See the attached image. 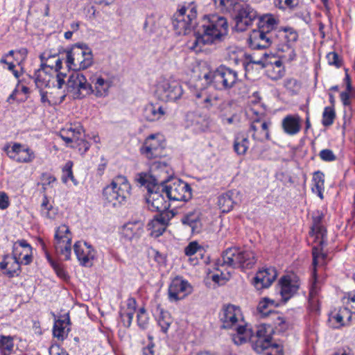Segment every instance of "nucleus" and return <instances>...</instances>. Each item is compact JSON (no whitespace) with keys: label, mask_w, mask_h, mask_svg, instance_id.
<instances>
[{"label":"nucleus","mask_w":355,"mask_h":355,"mask_svg":"<svg viewBox=\"0 0 355 355\" xmlns=\"http://www.w3.org/2000/svg\"><path fill=\"white\" fill-rule=\"evenodd\" d=\"M237 336L234 340L236 344L250 341L253 349L258 353L265 352L266 355H283L282 349L277 344H272L271 337L266 334L264 327H258L255 334L254 330L246 326L240 325L236 328Z\"/></svg>","instance_id":"nucleus-1"},{"label":"nucleus","mask_w":355,"mask_h":355,"mask_svg":"<svg viewBox=\"0 0 355 355\" xmlns=\"http://www.w3.org/2000/svg\"><path fill=\"white\" fill-rule=\"evenodd\" d=\"M227 19L218 15H205L196 32L195 46L218 43L227 33Z\"/></svg>","instance_id":"nucleus-2"},{"label":"nucleus","mask_w":355,"mask_h":355,"mask_svg":"<svg viewBox=\"0 0 355 355\" xmlns=\"http://www.w3.org/2000/svg\"><path fill=\"white\" fill-rule=\"evenodd\" d=\"M136 181L141 186H146L148 190L146 202L151 211L164 212L169 209L171 201L164 198V190L162 189V181L145 173L137 174Z\"/></svg>","instance_id":"nucleus-3"},{"label":"nucleus","mask_w":355,"mask_h":355,"mask_svg":"<svg viewBox=\"0 0 355 355\" xmlns=\"http://www.w3.org/2000/svg\"><path fill=\"white\" fill-rule=\"evenodd\" d=\"M131 187L126 177L117 175L103 191V199L107 206L119 207L126 202L130 196Z\"/></svg>","instance_id":"nucleus-4"},{"label":"nucleus","mask_w":355,"mask_h":355,"mask_svg":"<svg viewBox=\"0 0 355 355\" xmlns=\"http://www.w3.org/2000/svg\"><path fill=\"white\" fill-rule=\"evenodd\" d=\"M197 4L194 1L184 2L174 14L173 26L178 35L189 34L197 25Z\"/></svg>","instance_id":"nucleus-5"},{"label":"nucleus","mask_w":355,"mask_h":355,"mask_svg":"<svg viewBox=\"0 0 355 355\" xmlns=\"http://www.w3.org/2000/svg\"><path fill=\"white\" fill-rule=\"evenodd\" d=\"M204 78L207 84L212 85L218 90L230 89L239 81L237 71L224 65L205 73Z\"/></svg>","instance_id":"nucleus-6"},{"label":"nucleus","mask_w":355,"mask_h":355,"mask_svg":"<svg viewBox=\"0 0 355 355\" xmlns=\"http://www.w3.org/2000/svg\"><path fill=\"white\" fill-rule=\"evenodd\" d=\"M93 62L92 51L86 44H76L67 52V67L73 71L85 69L91 67Z\"/></svg>","instance_id":"nucleus-7"},{"label":"nucleus","mask_w":355,"mask_h":355,"mask_svg":"<svg viewBox=\"0 0 355 355\" xmlns=\"http://www.w3.org/2000/svg\"><path fill=\"white\" fill-rule=\"evenodd\" d=\"M162 181V187L168 201H188L191 198L190 185L179 179L159 180Z\"/></svg>","instance_id":"nucleus-8"},{"label":"nucleus","mask_w":355,"mask_h":355,"mask_svg":"<svg viewBox=\"0 0 355 355\" xmlns=\"http://www.w3.org/2000/svg\"><path fill=\"white\" fill-rule=\"evenodd\" d=\"M67 87L73 98H83L92 92V85L87 83L82 73L76 71L69 76Z\"/></svg>","instance_id":"nucleus-9"},{"label":"nucleus","mask_w":355,"mask_h":355,"mask_svg":"<svg viewBox=\"0 0 355 355\" xmlns=\"http://www.w3.org/2000/svg\"><path fill=\"white\" fill-rule=\"evenodd\" d=\"M156 92L160 100L167 102L179 99L183 90L178 82L165 80L158 85Z\"/></svg>","instance_id":"nucleus-10"},{"label":"nucleus","mask_w":355,"mask_h":355,"mask_svg":"<svg viewBox=\"0 0 355 355\" xmlns=\"http://www.w3.org/2000/svg\"><path fill=\"white\" fill-rule=\"evenodd\" d=\"M236 11V28L239 31L246 30L258 17L257 11L248 4L240 5Z\"/></svg>","instance_id":"nucleus-11"},{"label":"nucleus","mask_w":355,"mask_h":355,"mask_svg":"<svg viewBox=\"0 0 355 355\" xmlns=\"http://www.w3.org/2000/svg\"><path fill=\"white\" fill-rule=\"evenodd\" d=\"M192 292V287L186 280L181 277L173 279L168 288V297L171 301H178L184 299Z\"/></svg>","instance_id":"nucleus-12"},{"label":"nucleus","mask_w":355,"mask_h":355,"mask_svg":"<svg viewBox=\"0 0 355 355\" xmlns=\"http://www.w3.org/2000/svg\"><path fill=\"white\" fill-rule=\"evenodd\" d=\"M73 250L80 264L84 266H91L92 261L94 259L96 252L92 245L87 242L77 241L73 245Z\"/></svg>","instance_id":"nucleus-13"},{"label":"nucleus","mask_w":355,"mask_h":355,"mask_svg":"<svg viewBox=\"0 0 355 355\" xmlns=\"http://www.w3.org/2000/svg\"><path fill=\"white\" fill-rule=\"evenodd\" d=\"M241 314L240 309L234 305H224L220 313V319L223 323V327L230 329L238 322V317Z\"/></svg>","instance_id":"nucleus-14"},{"label":"nucleus","mask_w":355,"mask_h":355,"mask_svg":"<svg viewBox=\"0 0 355 355\" xmlns=\"http://www.w3.org/2000/svg\"><path fill=\"white\" fill-rule=\"evenodd\" d=\"M271 123L260 118L254 119L250 125L249 131H252V138L257 141H263V139L270 140L269 126Z\"/></svg>","instance_id":"nucleus-15"},{"label":"nucleus","mask_w":355,"mask_h":355,"mask_svg":"<svg viewBox=\"0 0 355 355\" xmlns=\"http://www.w3.org/2000/svg\"><path fill=\"white\" fill-rule=\"evenodd\" d=\"M141 151L149 159L159 157L162 156L163 146L155 135H151L146 139Z\"/></svg>","instance_id":"nucleus-16"},{"label":"nucleus","mask_w":355,"mask_h":355,"mask_svg":"<svg viewBox=\"0 0 355 355\" xmlns=\"http://www.w3.org/2000/svg\"><path fill=\"white\" fill-rule=\"evenodd\" d=\"M277 276L274 268L259 270L254 278V285L257 289L269 287Z\"/></svg>","instance_id":"nucleus-17"},{"label":"nucleus","mask_w":355,"mask_h":355,"mask_svg":"<svg viewBox=\"0 0 355 355\" xmlns=\"http://www.w3.org/2000/svg\"><path fill=\"white\" fill-rule=\"evenodd\" d=\"M17 255L15 250L12 256H5L3 261L0 263V268L6 270L5 273L9 277L18 275L20 272L21 265L19 261L20 258L17 257Z\"/></svg>","instance_id":"nucleus-18"},{"label":"nucleus","mask_w":355,"mask_h":355,"mask_svg":"<svg viewBox=\"0 0 355 355\" xmlns=\"http://www.w3.org/2000/svg\"><path fill=\"white\" fill-rule=\"evenodd\" d=\"M220 97L218 95L210 94L205 89H202L195 94L196 103L202 108L207 110L216 109Z\"/></svg>","instance_id":"nucleus-19"},{"label":"nucleus","mask_w":355,"mask_h":355,"mask_svg":"<svg viewBox=\"0 0 355 355\" xmlns=\"http://www.w3.org/2000/svg\"><path fill=\"white\" fill-rule=\"evenodd\" d=\"M267 31V29L265 28L264 30V28H260L259 26L257 30H253L249 38L250 46L253 49L269 47Z\"/></svg>","instance_id":"nucleus-20"},{"label":"nucleus","mask_w":355,"mask_h":355,"mask_svg":"<svg viewBox=\"0 0 355 355\" xmlns=\"http://www.w3.org/2000/svg\"><path fill=\"white\" fill-rule=\"evenodd\" d=\"M279 293L284 302L288 300L299 288L297 281H294L288 276H284L279 279Z\"/></svg>","instance_id":"nucleus-21"},{"label":"nucleus","mask_w":355,"mask_h":355,"mask_svg":"<svg viewBox=\"0 0 355 355\" xmlns=\"http://www.w3.org/2000/svg\"><path fill=\"white\" fill-rule=\"evenodd\" d=\"M184 225L189 226L193 233H199L201 231L202 223L201 213L199 210H194L187 213L181 219Z\"/></svg>","instance_id":"nucleus-22"},{"label":"nucleus","mask_w":355,"mask_h":355,"mask_svg":"<svg viewBox=\"0 0 355 355\" xmlns=\"http://www.w3.org/2000/svg\"><path fill=\"white\" fill-rule=\"evenodd\" d=\"M284 131L289 135H295L301 130V119L297 115H287L282 120Z\"/></svg>","instance_id":"nucleus-23"},{"label":"nucleus","mask_w":355,"mask_h":355,"mask_svg":"<svg viewBox=\"0 0 355 355\" xmlns=\"http://www.w3.org/2000/svg\"><path fill=\"white\" fill-rule=\"evenodd\" d=\"M240 248H230L225 250L222 254V265H225L232 268H239L240 257Z\"/></svg>","instance_id":"nucleus-24"},{"label":"nucleus","mask_w":355,"mask_h":355,"mask_svg":"<svg viewBox=\"0 0 355 355\" xmlns=\"http://www.w3.org/2000/svg\"><path fill=\"white\" fill-rule=\"evenodd\" d=\"M35 83L37 88L50 87L51 82L54 79L55 74L46 70V68H40L35 72Z\"/></svg>","instance_id":"nucleus-25"},{"label":"nucleus","mask_w":355,"mask_h":355,"mask_svg":"<svg viewBox=\"0 0 355 355\" xmlns=\"http://www.w3.org/2000/svg\"><path fill=\"white\" fill-rule=\"evenodd\" d=\"M143 224L140 221L128 223L123 226L121 234L128 240L139 238L143 233Z\"/></svg>","instance_id":"nucleus-26"},{"label":"nucleus","mask_w":355,"mask_h":355,"mask_svg":"<svg viewBox=\"0 0 355 355\" xmlns=\"http://www.w3.org/2000/svg\"><path fill=\"white\" fill-rule=\"evenodd\" d=\"M248 135L244 132L238 133L234 141V150L240 155H245L249 148Z\"/></svg>","instance_id":"nucleus-27"},{"label":"nucleus","mask_w":355,"mask_h":355,"mask_svg":"<svg viewBox=\"0 0 355 355\" xmlns=\"http://www.w3.org/2000/svg\"><path fill=\"white\" fill-rule=\"evenodd\" d=\"M92 92L97 97L105 96L107 95L108 89L110 87V83L105 80L103 78L98 77L92 81Z\"/></svg>","instance_id":"nucleus-28"},{"label":"nucleus","mask_w":355,"mask_h":355,"mask_svg":"<svg viewBox=\"0 0 355 355\" xmlns=\"http://www.w3.org/2000/svg\"><path fill=\"white\" fill-rule=\"evenodd\" d=\"M234 192L229 191L218 197V204L223 212L231 211L235 204L234 200Z\"/></svg>","instance_id":"nucleus-29"},{"label":"nucleus","mask_w":355,"mask_h":355,"mask_svg":"<svg viewBox=\"0 0 355 355\" xmlns=\"http://www.w3.org/2000/svg\"><path fill=\"white\" fill-rule=\"evenodd\" d=\"M164 114L165 112L161 106L156 107L153 104L147 105L144 110V116L146 119L149 121H157L164 115Z\"/></svg>","instance_id":"nucleus-30"},{"label":"nucleus","mask_w":355,"mask_h":355,"mask_svg":"<svg viewBox=\"0 0 355 355\" xmlns=\"http://www.w3.org/2000/svg\"><path fill=\"white\" fill-rule=\"evenodd\" d=\"M239 261L241 264H239V268L242 269H249L253 267L256 263V258L254 254L250 250H244L240 249Z\"/></svg>","instance_id":"nucleus-31"},{"label":"nucleus","mask_w":355,"mask_h":355,"mask_svg":"<svg viewBox=\"0 0 355 355\" xmlns=\"http://www.w3.org/2000/svg\"><path fill=\"white\" fill-rule=\"evenodd\" d=\"M157 311L159 312L157 318L158 324L161 327L162 331L166 334L173 322V319L168 311H164L159 306H157Z\"/></svg>","instance_id":"nucleus-32"},{"label":"nucleus","mask_w":355,"mask_h":355,"mask_svg":"<svg viewBox=\"0 0 355 355\" xmlns=\"http://www.w3.org/2000/svg\"><path fill=\"white\" fill-rule=\"evenodd\" d=\"M322 220V216H314L313 218V226L311 227L310 234H315L316 238L321 237L320 244L324 242V236L326 233V230L324 226L321 224Z\"/></svg>","instance_id":"nucleus-33"},{"label":"nucleus","mask_w":355,"mask_h":355,"mask_svg":"<svg viewBox=\"0 0 355 355\" xmlns=\"http://www.w3.org/2000/svg\"><path fill=\"white\" fill-rule=\"evenodd\" d=\"M266 54L264 53L263 57L260 59H256L254 56L250 55L247 59L248 62L244 63V67L245 69V75L250 73V68H254V66H257V69H262L266 68L267 66V62L266 60Z\"/></svg>","instance_id":"nucleus-34"},{"label":"nucleus","mask_w":355,"mask_h":355,"mask_svg":"<svg viewBox=\"0 0 355 355\" xmlns=\"http://www.w3.org/2000/svg\"><path fill=\"white\" fill-rule=\"evenodd\" d=\"M280 35H282V40L284 41V44H291L297 40V33L291 27H284L280 28Z\"/></svg>","instance_id":"nucleus-35"},{"label":"nucleus","mask_w":355,"mask_h":355,"mask_svg":"<svg viewBox=\"0 0 355 355\" xmlns=\"http://www.w3.org/2000/svg\"><path fill=\"white\" fill-rule=\"evenodd\" d=\"M269 46L272 44H275L277 49L282 47L284 44V41L282 40V35H280V28L279 29H272L268 30L267 31Z\"/></svg>","instance_id":"nucleus-36"},{"label":"nucleus","mask_w":355,"mask_h":355,"mask_svg":"<svg viewBox=\"0 0 355 355\" xmlns=\"http://www.w3.org/2000/svg\"><path fill=\"white\" fill-rule=\"evenodd\" d=\"M273 5L282 11L294 10L299 5V0H273Z\"/></svg>","instance_id":"nucleus-37"},{"label":"nucleus","mask_w":355,"mask_h":355,"mask_svg":"<svg viewBox=\"0 0 355 355\" xmlns=\"http://www.w3.org/2000/svg\"><path fill=\"white\" fill-rule=\"evenodd\" d=\"M313 254V276L316 275V267L317 266L324 264L327 258V254L321 252L316 247H313L312 249Z\"/></svg>","instance_id":"nucleus-38"},{"label":"nucleus","mask_w":355,"mask_h":355,"mask_svg":"<svg viewBox=\"0 0 355 355\" xmlns=\"http://www.w3.org/2000/svg\"><path fill=\"white\" fill-rule=\"evenodd\" d=\"M70 231L69 227L65 225L59 226L55 234V243H57V246L60 247V244L66 242L67 236H69Z\"/></svg>","instance_id":"nucleus-39"},{"label":"nucleus","mask_w":355,"mask_h":355,"mask_svg":"<svg viewBox=\"0 0 355 355\" xmlns=\"http://www.w3.org/2000/svg\"><path fill=\"white\" fill-rule=\"evenodd\" d=\"M240 0H215L216 3H218L219 7L223 11L231 12L236 11L240 6Z\"/></svg>","instance_id":"nucleus-40"},{"label":"nucleus","mask_w":355,"mask_h":355,"mask_svg":"<svg viewBox=\"0 0 355 355\" xmlns=\"http://www.w3.org/2000/svg\"><path fill=\"white\" fill-rule=\"evenodd\" d=\"M267 75L272 80H278L282 78L284 75V68L279 67H274L272 63H267Z\"/></svg>","instance_id":"nucleus-41"},{"label":"nucleus","mask_w":355,"mask_h":355,"mask_svg":"<svg viewBox=\"0 0 355 355\" xmlns=\"http://www.w3.org/2000/svg\"><path fill=\"white\" fill-rule=\"evenodd\" d=\"M159 213L154 217L153 220L148 223V227H156L157 225H164L166 227L169 220L168 213L166 211Z\"/></svg>","instance_id":"nucleus-42"},{"label":"nucleus","mask_w":355,"mask_h":355,"mask_svg":"<svg viewBox=\"0 0 355 355\" xmlns=\"http://www.w3.org/2000/svg\"><path fill=\"white\" fill-rule=\"evenodd\" d=\"M71 238L70 236H67L66 242L60 244V247L57 246V243H54V245L57 252L64 255L66 260H69L70 259L71 256Z\"/></svg>","instance_id":"nucleus-43"},{"label":"nucleus","mask_w":355,"mask_h":355,"mask_svg":"<svg viewBox=\"0 0 355 355\" xmlns=\"http://www.w3.org/2000/svg\"><path fill=\"white\" fill-rule=\"evenodd\" d=\"M336 118V113L334 107H326L322 114V125L328 127L333 124L334 121Z\"/></svg>","instance_id":"nucleus-44"},{"label":"nucleus","mask_w":355,"mask_h":355,"mask_svg":"<svg viewBox=\"0 0 355 355\" xmlns=\"http://www.w3.org/2000/svg\"><path fill=\"white\" fill-rule=\"evenodd\" d=\"M270 304H273L274 301L265 298L264 300L259 302L257 306V310L263 316L270 317L272 315V313L275 312V311L268 309Z\"/></svg>","instance_id":"nucleus-45"},{"label":"nucleus","mask_w":355,"mask_h":355,"mask_svg":"<svg viewBox=\"0 0 355 355\" xmlns=\"http://www.w3.org/2000/svg\"><path fill=\"white\" fill-rule=\"evenodd\" d=\"M329 323L331 327L338 329L344 325L343 312L339 311L337 313H331L329 315Z\"/></svg>","instance_id":"nucleus-46"},{"label":"nucleus","mask_w":355,"mask_h":355,"mask_svg":"<svg viewBox=\"0 0 355 355\" xmlns=\"http://www.w3.org/2000/svg\"><path fill=\"white\" fill-rule=\"evenodd\" d=\"M55 58L56 55L46 56V53H42L40 55V59L42 61L41 67L46 68V70L53 72Z\"/></svg>","instance_id":"nucleus-47"},{"label":"nucleus","mask_w":355,"mask_h":355,"mask_svg":"<svg viewBox=\"0 0 355 355\" xmlns=\"http://www.w3.org/2000/svg\"><path fill=\"white\" fill-rule=\"evenodd\" d=\"M72 166L73 162L71 161H68L66 163L62 170L64 174L62 175V180L63 182L66 183L69 178L75 184H76L77 182L73 175Z\"/></svg>","instance_id":"nucleus-48"},{"label":"nucleus","mask_w":355,"mask_h":355,"mask_svg":"<svg viewBox=\"0 0 355 355\" xmlns=\"http://www.w3.org/2000/svg\"><path fill=\"white\" fill-rule=\"evenodd\" d=\"M0 348L5 355H8L13 348L12 339L9 336H2L0 338Z\"/></svg>","instance_id":"nucleus-49"},{"label":"nucleus","mask_w":355,"mask_h":355,"mask_svg":"<svg viewBox=\"0 0 355 355\" xmlns=\"http://www.w3.org/2000/svg\"><path fill=\"white\" fill-rule=\"evenodd\" d=\"M74 128L69 127L66 128H62L60 131V137L66 142L67 144H73V137L72 136H74Z\"/></svg>","instance_id":"nucleus-50"},{"label":"nucleus","mask_w":355,"mask_h":355,"mask_svg":"<svg viewBox=\"0 0 355 355\" xmlns=\"http://www.w3.org/2000/svg\"><path fill=\"white\" fill-rule=\"evenodd\" d=\"M47 259L51 266H52V268H53V270H55L57 275L62 279H66L67 277V275L64 270L61 266V265L59 263L54 261L51 257H50L49 255H47Z\"/></svg>","instance_id":"nucleus-51"},{"label":"nucleus","mask_w":355,"mask_h":355,"mask_svg":"<svg viewBox=\"0 0 355 355\" xmlns=\"http://www.w3.org/2000/svg\"><path fill=\"white\" fill-rule=\"evenodd\" d=\"M21 146L19 144H15L12 147H8L6 150L7 151L8 155L12 159H15L19 162H21L19 153L21 152Z\"/></svg>","instance_id":"nucleus-52"},{"label":"nucleus","mask_w":355,"mask_h":355,"mask_svg":"<svg viewBox=\"0 0 355 355\" xmlns=\"http://www.w3.org/2000/svg\"><path fill=\"white\" fill-rule=\"evenodd\" d=\"M270 317L273 320V324L276 328L279 327L280 330H286L288 328V324L284 318L280 316L278 313L275 311L272 313Z\"/></svg>","instance_id":"nucleus-53"},{"label":"nucleus","mask_w":355,"mask_h":355,"mask_svg":"<svg viewBox=\"0 0 355 355\" xmlns=\"http://www.w3.org/2000/svg\"><path fill=\"white\" fill-rule=\"evenodd\" d=\"M276 26L277 20L274 17L270 16L260 21L258 26L260 27V28H266L269 31L272 29H275Z\"/></svg>","instance_id":"nucleus-54"},{"label":"nucleus","mask_w":355,"mask_h":355,"mask_svg":"<svg viewBox=\"0 0 355 355\" xmlns=\"http://www.w3.org/2000/svg\"><path fill=\"white\" fill-rule=\"evenodd\" d=\"M63 321H58L55 323L53 330L54 337L59 340H64V328L62 327Z\"/></svg>","instance_id":"nucleus-55"},{"label":"nucleus","mask_w":355,"mask_h":355,"mask_svg":"<svg viewBox=\"0 0 355 355\" xmlns=\"http://www.w3.org/2000/svg\"><path fill=\"white\" fill-rule=\"evenodd\" d=\"M284 87L292 93H296L299 89V85L297 80L293 78H286L284 83Z\"/></svg>","instance_id":"nucleus-56"},{"label":"nucleus","mask_w":355,"mask_h":355,"mask_svg":"<svg viewBox=\"0 0 355 355\" xmlns=\"http://www.w3.org/2000/svg\"><path fill=\"white\" fill-rule=\"evenodd\" d=\"M24 264H28L33 260L32 247L25 241H24Z\"/></svg>","instance_id":"nucleus-57"},{"label":"nucleus","mask_w":355,"mask_h":355,"mask_svg":"<svg viewBox=\"0 0 355 355\" xmlns=\"http://www.w3.org/2000/svg\"><path fill=\"white\" fill-rule=\"evenodd\" d=\"M324 175L320 171L314 173L313 177V181L314 182V187L316 190H320L323 188L324 186Z\"/></svg>","instance_id":"nucleus-58"},{"label":"nucleus","mask_w":355,"mask_h":355,"mask_svg":"<svg viewBox=\"0 0 355 355\" xmlns=\"http://www.w3.org/2000/svg\"><path fill=\"white\" fill-rule=\"evenodd\" d=\"M120 316L121 318V321L123 323V325L126 327H129L131 325L133 316H134V312L133 311H125V312H121Z\"/></svg>","instance_id":"nucleus-59"},{"label":"nucleus","mask_w":355,"mask_h":355,"mask_svg":"<svg viewBox=\"0 0 355 355\" xmlns=\"http://www.w3.org/2000/svg\"><path fill=\"white\" fill-rule=\"evenodd\" d=\"M347 299L346 302L347 308L352 313H355V293H347L344 299Z\"/></svg>","instance_id":"nucleus-60"},{"label":"nucleus","mask_w":355,"mask_h":355,"mask_svg":"<svg viewBox=\"0 0 355 355\" xmlns=\"http://www.w3.org/2000/svg\"><path fill=\"white\" fill-rule=\"evenodd\" d=\"M200 248L196 241L191 242L184 249V253L187 256H192Z\"/></svg>","instance_id":"nucleus-61"},{"label":"nucleus","mask_w":355,"mask_h":355,"mask_svg":"<svg viewBox=\"0 0 355 355\" xmlns=\"http://www.w3.org/2000/svg\"><path fill=\"white\" fill-rule=\"evenodd\" d=\"M327 62L331 65H335L337 67H340L341 63L338 55L335 52H330L327 55Z\"/></svg>","instance_id":"nucleus-62"},{"label":"nucleus","mask_w":355,"mask_h":355,"mask_svg":"<svg viewBox=\"0 0 355 355\" xmlns=\"http://www.w3.org/2000/svg\"><path fill=\"white\" fill-rule=\"evenodd\" d=\"M218 103L219 105L216 107V110L220 112H227L230 111L232 105L230 101H225L220 98Z\"/></svg>","instance_id":"nucleus-63"},{"label":"nucleus","mask_w":355,"mask_h":355,"mask_svg":"<svg viewBox=\"0 0 355 355\" xmlns=\"http://www.w3.org/2000/svg\"><path fill=\"white\" fill-rule=\"evenodd\" d=\"M50 355H69L68 353L58 345H52L49 348Z\"/></svg>","instance_id":"nucleus-64"}]
</instances>
